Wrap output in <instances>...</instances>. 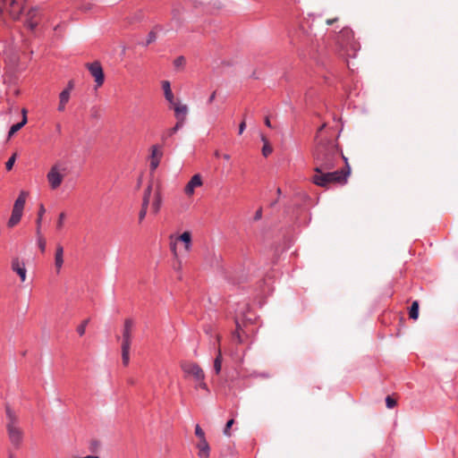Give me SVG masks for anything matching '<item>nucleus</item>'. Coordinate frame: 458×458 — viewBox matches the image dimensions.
<instances>
[{
  "mask_svg": "<svg viewBox=\"0 0 458 458\" xmlns=\"http://www.w3.org/2000/svg\"><path fill=\"white\" fill-rule=\"evenodd\" d=\"M45 212H46V208H45L44 205L40 204L38 212V217L36 220V225H37L36 233L37 234H39V233H41V223H42V218H43Z\"/></svg>",
  "mask_w": 458,
  "mask_h": 458,
  "instance_id": "nucleus-27",
  "label": "nucleus"
},
{
  "mask_svg": "<svg viewBox=\"0 0 458 458\" xmlns=\"http://www.w3.org/2000/svg\"><path fill=\"white\" fill-rule=\"evenodd\" d=\"M64 264V248L62 245L57 244L55 254V267L58 274Z\"/></svg>",
  "mask_w": 458,
  "mask_h": 458,
  "instance_id": "nucleus-14",
  "label": "nucleus"
},
{
  "mask_svg": "<svg viewBox=\"0 0 458 458\" xmlns=\"http://www.w3.org/2000/svg\"><path fill=\"white\" fill-rule=\"evenodd\" d=\"M338 19L337 18H335V19H328L326 21V23L327 25H332L333 23H335Z\"/></svg>",
  "mask_w": 458,
  "mask_h": 458,
  "instance_id": "nucleus-49",
  "label": "nucleus"
},
{
  "mask_svg": "<svg viewBox=\"0 0 458 458\" xmlns=\"http://www.w3.org/2000/svg\"><path fill=\"white\" fill-rule=\"evenodd\" d=\"M212 255L214 256V258H215V259H216V262H218V260H219V256L217 257L214 251L212 252Z\"/></svg>",
  "mask_w": 458,
  "mask_h": 458,
  "instance_id": "nucleus-55",
  "label": "nucleus"
},
{
  "mask_svg": "<svg viewBox=\"0 0 458 458\" xmlns=\"http://www.w3.org/2000/svg\"><path fill=\"white\" fill-rule=\"evenodd\" d=\"M261 140L264 143V146L262 148V155L267 157L272 153L273 148L269 145L267 139L264 135L261 136Z\"/></svg>",
  "mask_w": 458,
  "mask_h": 458,
  "instance_id": "nucleus-30",
  "label": "nucleus"
},
{
  "mask_svg": "<svg viewBox=\"0 0 458 458\" xmlns=\"http://www.w3.org/2000/svg\"><path fill=\"white\" fill-rule=\"evenodd\" d=\"M28 194L29 193L27 191H21L19 197L14 202L13 210L22 213Z\"/></svg>",
  "mask_w": 458,
  "mask_h": 458,
  "instance_id": "nucleus-16",
  "label": "nucleus"
},
{
  "mask_svg": "<svg viewBox=\"0 0 458 458\" xmlns=\"http://www.w3.org/2000/svg\"><path fill=\"white\" fill-rule=\"evenodd\" d=\"M276 191H277V194H278V195H280V194H281V189H280V188H278Z\"/></svg>",
  "mask_w": 458,
  "mask_h": 458,
  "instance_id": "nucleus-58",
  "label": "nucleus"
},
{
  "mask_svg": "<svg viewBox=\"0 0 458 458\" xmlns=\"http://www.w3.org/2000/svg\"><path fill=\"white\" fill-rule=\"evenodd\" d=\"M147 211H148V208L141 207V209H140V214H139V221H140V223H141L145 219L146 215H147Z\"/></svg>",
  "mask_w": 458,
  "mask_h": 458,
  "instance_id": "nucleus-41",
  "label": "nucleus"
},
{
  "mask_svg": "<svg viewBox=\"0 0 458 458\" xmlns=\"http://www.w3.org/2000/svg\"><path fill=\"white\" fill-rule=\"evenodd\" d=\"M174 111V116L177 122L182 121V123L184 124L186 120V115L189 112V108L187 105L182 104L180 102L174 101V104H170Z\"/></svg>",
  "mask_w": 458,
  "mask_h": 458,
  "instance_id": "nucleus-9",
  "label": "nucleus"
},
{
  "mask_svg": "<svg viewBox=\"0 0 458 458\" xmlns=\"http://www.w3.org/2000/svg\"><path fill=\"white\" fill-rule=\"evenodd\" d=\"M72 89H73V81H69L68 86H67V88L64 90H68L69 93L71 94V91H72Z\"/></svg>",
  "mask_w": 458,
  "mask_h": 458,
  "instance_id": "nucleus-48",
  "label": "nucleus"
},
{
  "mask_svg": "<svg viewBox=\"0 0 458 458\" xmlns=\"http://www.w3.org/2000/svg\"><path fill=\"white\" fill-rule=\"evenodd\" d=\"M21 216H22V213L13 210L11 217L7 224L8 226L9 227L15 226L20 222Z\"/></svg>",
  "mask_w": 458,
  "mask_h": 458,
  "instance_id": "nucleus-28",
  "label": "nucleus"
},
{
  "mask_svg": "<svg viewBox=\"0 0 458 458\" xmlns=\"http://www.w3.org/2000/svg\"><path fill=\"white\" fill-rule=\"evenodd\" d=\"M89 319L87 318L81 322V324L77 327L78 334L81 336L85 334L86 327L89 324Z\"/></svg>",
  "mask_w": 458,
  "mask_h": 458,
  "instance_id": "nucleus-33",
  "label": "nucleus"
},
{
  "mask_svg": "<svg viewBox=\"0 0 458 458\" xmlns=\"http://www.w3.org/2000/svg\"><path fill=\"white\" fill-rule=\"evenodd\" d=\"M28 194L29 193L27 191H21L19 197L14 202L13 210L22 213Z\"/></svg>",
  "mask_w": 458,
  "mask_h": 458,
  "instance_id": "nucleus-17",
  "label": "nucleus"
},
{
  "mask_svg": "<svg viewBox=\"0 0 458 458\" xmlns=\"http://www.w3.org/2000/svg\"><path fill=\"white\" fill-rule=\"evenodd\" d=\"M262 217V209L261 208H259L257 211H256V214L254 216V219L255 220H259L261 219Z\"/></svg>",
  "mask_w": 458,
  "mask_h": 458,
  "instance_id": "nucleus-44",
  "label": "nucleus"
},
{
  "mask_svg": "<svg viewBox=\"0 0 458 458\" xmlns=\"http://www.w3.org/2000/svg\"><path fill=\"white\" fill-rule=\"evenodd\" d=\"M340 157H344L339 150L335 140L321 139L313 150L314 172L332 170Z\"/></svg>",
  "mask_w": 458,
  "mask_h": 458,
  "instance_id": "nucleus-1",
  "label": "nucleus"
},
{
  "mask_svg": "<svg viewBox=\"0 0 458 458\" xmlns=\"http://www.w3.org/2000/svg\"><path fill=\"white\" fill-rule=\"evenodd\" d=\"M152 193H153V188H152V184L150 183L148 185V187L146 188V190L144 191L141 207L148 208V206L150 202V199L152 197Z\"/></svg>",
  "mask_w": 458,
  "mask_h": 458,
  "instance_id": "nucleus-26",
  "label": "nucleus"
},
{
  "mask_svg": "<svg viewBox=\"0 0 458 458\" xmlns=\"http://www.w3.org/2000/svg\"><path fill=\"white\" fill-rule=\"evenodd\" d=\"M65 213L64 212H62L59 214V216H58V220H57V223H56V228L58 230H61L64 226V221L65 219Z\"/></svg>",
  "mask_w": 458,
  "mask_h": 458,
  "instance_id": "nucleus-36",
  "label": "nucleus"
},
{
  "mask_svg": "<svg viewBox=\"0 0 458 458\" xmlns=\"http://www.w3.org/2000/svg\"><path fill=\"white\" fill-rule=\"evenodd\" d=\"M409 316L412 319L418 318V317H419V303L417 301L412 302L410 311H409Z\"/></svg>",
  "mask_w": 458,
  "mask_h": 458,
  "instance_id": "nucleus-31",
  "label": "nucleus"
},
{
  "mask_svg": "<svg viewBox=\"0 0 458 458\" xmlns=\"http://www.w3.org/2000/svg\"><path fill=\"white\" fill-rule=\"evenodd\" d=\"M223 157H224V159H225V160H227V161H228V160L230 159V155H228V154H224V155H223Z\"/></svg>",
  "mask_w": 458,
  "mask_h": 458,
  "instance_id": "nucleus-54",
  "label": "nucleus"
},
{
  "mask_svg": "<svg viewBox=\"0 0 458 458\" xmlns=\"http://www.w3.org/2000/svg\"><path fill=\"white\" fill-rule=\"evenodd\" d=\"M86 67L89 71L91 76L94 78L96 87H101L105 81V75L101 64L98 61H95L90 64H87Z\"/></svg>",
  "mask_w": 458,
  "mask_h": 458,
  "instance_id": "nucleus-7",
  "label": "nucleus"
},
{
  "mask_svg": "<svg viewBox=\"0 0 458 458\" xmlns=\"http://www.w3.org/2000/svg\"><path fill=\"white\" fill-rule=\"evenodd\" d=\"M15 159H16V154H13V156L8 159V161L6 162V164H5V167H6V169H7L8 171H10V170L13 168V165H14V163H15Z\"/></svg>",
  "mask_w": 458,
  "mask_h": 458,
  "instance_id": "nucleus-38",
  "label": "nucleus"
},
{
  "mask_svg": "<svg viewBox=\"0 0 458 458\" xmlns=\"http://www.w3.org/2000/svg\"><path fill=\"white\" fill-rule=\"evenodd\" d=\"M131 340L122 338V360L124 366H127L130 362V349H131Z\"/></svg>",
  "mask_w": 458,
  "mask_h": 458,
  "instance_id": "nucleus-13",
  "label": "nucleus"
},
{
  "mask_svg": "<svg viewBox=\"0 0 458 458\" xmlns=\"http://www.w3.org/2000/svg\"><path fill=\"white\" fill-rule=\"evenodd\" d=\"M38 237V244L42 252L45 251L46 249V240L44 236L42 235V233H39V234H37Z\"/></svg>",
  "mask_w": 458,
  "mask_h": 458,
  "instance_id": "nucleus-32",
  "label": "nucleus"
},
{
  "mask_svg": "<svg viewBox=\"0 0 458 458\" xmlns=\"http://www.w3.org/2000/svg\"><path fill=\"white\" fill-rule=\"evenodd\" d=\"M67 174V168L61 161L55 162L49 169L47 179L52 190L58 189Z\"/></svg>",
  "mask_w": 458,
  "mask_h": 458,
  "instance_id": "nucleus-4",
  "label": "nucleus"
},
{
  "mask_svg": "<svg viewBox=\"0 0 458 458\" xmlns=\"http://www.w3.org/2000/svg\"><path fill=\"white\" fill-rule=\"evenodd\" d=\"M386 403L387 408L392 409L396 405V401L393 399L391 396H387L386 398Z\"/></svg>",
  "mask_w": 458,
  "mask_h": 458,
  "instance_id": "nucleus-40",
  "label": "nucleus"
},
{
  "mask_svg": "<svg viewBox=\"0 0 458 458\" xmlns=\"http://www.w3.org/2000/svg\"><path fill=\"white\" fill-rule=\"evenodd\" d=\"M162 89L164 90L165 98L169 102V104H174V96L171 89V85L168 81H164L162 82Z\"/></svg>",
  "mask_w": 458,
  "mask_h": 458,
  "instance_id": "nucleus-21",
  "label": "nucleus"
},
{
  "mask_svg": "<svg viewBox=\"0 0 458 458\" xmlns=\"http://www.w3.org/2000/svg\"><path fill=\"white\" fill-rule=\"evenodd\" d=\"M81 9L83 11H89L90 9V4H84L81 6Z\"/></svg>",
  "mask_w": 458,
  "mask_h": 458,
  "instance_id": "nucleus-53",
  "label": "nucleus"
},
{
  "mask_svg": "<svg viewBox=\"0 0 458 458\" xmlns=\"http://www.w3.org/2000/svg\"><path fill=\"white\" fill-rule=\"evenodd\" d=\"M216 91H214V92L209 96V98H208V104H209V105H210V104H212V103H213V101H214V100H215V98H216Z\"/></svg>",
  "mask_w": 458,
  "mask_h": 458,
  "instance_id": "nucleus-46",
  "label": "nucleus"
},
{
  "mask_svg": "<svg viewBox=\"0 0 458 458\" xmlns=\"http://www.w3.org/2000/svg\"><path fill=\"white\" fill-rule=\"evenodd\" d=\"M8 458H16V457H15V454L13 453L10 452L8 454Z\"/></svg>",
  "mask_w": 458,
  "mask_h": 458,
  "instance_id": "nucleus-56",
  "label": "nucleus"
},
{
  "mask_svg": "<svg viewBox=\"0 0 458 458\" xmlns=\"http://www.w3.org/2000/svg\"><path fill=\"white\" fill-rule=\"evenodd\" d=\"M22 9L21 3L17 0H0V13H7L13 20L19 19Z\"/></svg>",
  "mask_w": 458,
  "mask_h": 458,
  "instance_id": "nucleus-5",
  "label": "nucleus"
},
{
  "mask_svg": "<svg viewBox=\"0 0 458 458\" xmlns=\"http://www.w3.org/2000/svg\"><path fill=\"white\" fill-rule=\"evenodd\" d=\"M222 361H223V356L221 348H217V354L214 360L213 369L216 375H218L222 369Z\"/></svg>",
  "mask_w": 458,
  "mask_h": 458,
  "instance_id": "nucleus-25",
  "label": "nucleus"
},
{
  "mask_svg": "<svg viewBox=\"0 0 458 458\" xmlns=\"http://www.w3.org/2000/svg\"><path fill=\"white\" fill-rule=\"evenodd\" d=\"M72 458H99V456H98V455H88V456H84V457L73 456Z\"/></svg>",
  "mask_w": 458,
  "mask_h": 458,
  "instance_id": "nucleus-51",
  "label": "nucleus"
},
{
  "mask_svg": "<svg viewBox=\"0 0 458 458\" xmlns=\"http://www.w3.org/2000/svg\"><path fill=\"white\" fill-rule=\"evenodd\" d=\"M70 93L68 90H63L59 95V105L58 111L63 112L65 109V106L70 99Z\"/></svg>",
  "mask_w": 458,
  "mask_h": 458,
  "instance_id": "nucleus-24",
  "label": "nucleus"
},
{
  "mask_svg": "<svg viewBox=\"0 0 458 458\" xmlns=\"http://www.w3.org/2000/svg\"><path fill=\"white\" fill-rule=\"evenodd\" d=\"M181 369L184 372L186 377H191L195 382L205 379V373L200 366L192 361H182L181 363Z\"/></svg>",
  "mask_w": 458,
  "mask_h": 458,
  "instance_id": "nucleus-6",
  "label": "nucleus"
},
{
  "mask_svg": "<svg viewBox=\"0 0 458 458\" xmlns=\"http://www.w3.org/2000/svg\"><path fill=\"white\" fill-rule=\"evenodd\" d=\"M234 423V420L232 419V420H229L227 421V423L225 424V429H224V434L227 437H230L231 436V433H230V428L233 425Z\"/></svg>",
  "mask_w": 458,
  "mask_h": 458,
  "instance_id": "nucleus-37",
  "label": "nucleus"
},
{
  "mask_svg": "<svg viewBox=\"0 0 458 458\" xmlns=\"http://www.w3.org/2000/svg\"><path fill=\"white\" fill-rule=\"evenodd\" d=\"M186 61H185V58L183 56H178L177 58H175V60L174 61V65L176 67V68H182L184 66Z\"/></svg>",
  "mask_w": 458,
  "mask_h": 458,
  "instance_id": "nucleus-35",
  "label": "nucleus"
},
{
  "mask_svg": "<svg viewBox=\"0 0 458 458\" xmlns=\"http://www.w3.org/2000/svg\"><path fill=\"white\" fill-rule=\"evenodd\" d=\"M265 124H266L267 127H269V128H271V127H272L271 123H270V120H269V118H268V117H266V118H265Z\"/></svg>",
  "mask_w": 458,
  "mask_h": 458,
  "instance_id": "nucleus-52",
  "label": "nucleus"
},
{
  "mask_svg": "<svg viewBox=\"0 0 458 458\" xmlns=\"http://www.w3.org/2000/svg\"><path fill=\"white\" fill-rule=\"evenodd\" d=\"M171 250L173 251L174 256H177L176 244L175 243L171 244Z\"/></svg>",
  "mask_w": 458,
  "mask_h": 458,
  "instance_id": "nucleus-50",
  "label": "nucleus"
},
{
  "mask_svg": "<svg viewBox=\"0 0 458 458\" xmlns=\"http://www.w3.org/2000/svg\"><path fill=\"white\" fill-rule=\"evenodd\" d=\"M326 127V123L322 124L318 130V132H317V136H316V140L317 142H318V140H320L319 139V133L321 132V131Z\"/></svg>",
  "mask_w": 458,
  "mask_h": 458,
  "instance_id": "nucleus-47",
  "label": "nucleus"
},
{
  "mask_svg": "<svg viewBox=\"0 0 458 458\" xmlns=\"http://www.w3.org/2000/svg\"><path fill=\"white\" fill-rule=\"evenodd\" d=\"M215 156L218 157L220 156L219 152H218V151H216V152H215Z\"/></svg>",
  "mask_w": 458,
  "mask_h": 458,
  "instance_id": "nucleus-57",
  "label": "nucleus"
},
{
  "mask_svg": "<svg viewBox=\"0 0 458 458\" xmlns=\"http://www.w3.org/2000/svg\"><path fill=\"white\" fill-rule=\"evenodd\" d=\"M162 204V197L159 190H156L153 193V201H152V211L154 214H157L160 210Z\"/></svg>",
  "mask_w": 458,
  "mask_h": 458,
  "instance_id": "nucleus-20",
  "label": "nucleus"
},
{
  "mask_svg": "<svg viewBox=\"0 0 458 458\" xmlns=\"http://www.w3.org/2000/svg\"><path fill=\"white\" fill-rule=\"evenodd\" d=\"M197 448L199 449V458H208L209 457V445L206 438L200 439L197 444Z\"/></svg>",
  "mask_w": 458,
  "mask_h": 458,
  "instance_id": "nucleus-18",
  "label": "nucleus"
},
{
  "mask_svg": "<svg viewBox=\"0 0 458 458\" xmlns=\"http://www.w3.org/2000/svg\"><path fill=\"white\" fill-rule=\"evenodd\" d=\"M40 21V13L38 8H31L26 14V21L25 24L26 26L31 30H34L37 26L38 25V22Z\"/></svg>",
  "mask_w": 458,
  "mask_h": 458,
  "instance_id": "nucleus-8",
  "label": "nucleus"
},
{
  "mask_svg": "<svg viewBox=\"0 0 458 458\" xmlns=\"http://www.w3.org/2000/svg\"><path fill=\"white\" fill-rule=\"evenodd\" d=\"M156 40V33L151 31L148 36V39H147V45L154 42Z\"/></svg>",
  "mask_w": 458,
  "mask_h": 458,
  "instance_id": "nucleus-43",
  "label": "nucleus"
},
{
  "mask_svg": "<svg viewBox=\"0 0 458 458\" xmlns=\"http://www.w3.org/2000/svg\"><path fill=\"white\" fill-rule=\"evenodd\" d=\"M345 162L346 169H340L334 172L330 170H322L320 172H315L316 174L312 176V182L320 187L327 188L331 183L344 184L347 182V177L350 174V166L345 157H343Z\"/></svg>",
  "mask_w": 458,
  "mask_h": 458,
  "instance_id": "nucleus-2",
  "label": "nucleus"
},
{
  "mask_svg": "<svg viewBox=\"0 0 458 458\" xmlns=\"http://www.w3.org/2000/svg\"><path fill=\"white\" fill-rule=\"evenodd\" d=\"M12 269L13 272L18 274L21 282L26 280L27 270L25 268V264L23 261L20 260L19 258H13L12 259Z\"/></svg>",
  "mask_w": 458,
  "mask_h": 458,
  "instance_id": "nucleus-12",
  "label": "nucleus"
},
{
  "mask_svg": "<svg viewBox=\"0 0 458 458\" xmlns=\"http://www.w3.org/2000/svg\"><path fill=\"white\" fill-rule=\"evenodd\" d=\"M134 321L131 318H126L123 323L122 338L132 340V332Z\"/></svg>",
  "mask_w": 458,
  "mask_h": 458,
  "instance_id": "nucleus-15",
  "label": "nucleus"
},
{
  "mask_svg": "<svg viewBox=\"0 0 458 458\" xmlns=\"http://www.w3.org/2000/svg\"><path fill=\"white\" fill-rule=\"evenodd\" d=\"M27 112L25 109H22V120L20 123L13 124L8 132V137L11 138L14 133L20 131L26 123H27Z\"/></svg>",
  "mask_w": 458,
  "mask_h": 458,
  "instance_id": "nucleus-19",
  "label": "nucleus"
},
{
  "mask_svg": "<svg viewBox=\"0 0 458 458\" xmlns=\"http://www.w3.org/2000/svg\"><path fill=\"white\" fill-rule=\"evenodd\" d=\"M202 179L200 174H194L191 179L188 182L184 188V193L188 197H191L194 194V191L196 188L200 187L202 185Z\"/></svg>",
  "mask_w": 458,
  "mask_h": 458,
  "instance_id": "nucleus-10",
  "label": "nucleus"
},
{
  "mask_svg": "<svg viewBox=\"0 0 458 458\" xmlns=\"http://www.w3.org/2000/svg\"><path fill=\"white\" fill-rule=\"evenodd\" d=\"M233 337L236 338V340L239 344L242 343V328L238 322H236V330H235V333L233 334Z\"/></svg>",
  "mask_w": 458,
  "mask_h": 458,
  "instance_id": "nucleus-34",
  "label": "nucleus"
},
{
  "mask_svg": "<svg viewBox=\"0 0 458 458\" xmlns=\"http://www.w3.org/2000/svg\"><path fill=\"white\" fill-rule=\"evenodd\" d=\"M353 38V32L351 29L349 28H344L343 30H341L340 33H339V36H338V40L342 41V44H344V43H349V41L351 39H352Z\"/></svg>",
  "mask_w": 458,
  "mask_h": 458,
  "instance_id": "nucleus-22",
  "label": "nucleus"
},
{
  "mask_svg": "<svg viewBox=\"0 0 458 458\" xmlns=\"http://www.w3.org/2000/svg\"><path fill=\"white\" fill-rule=\"evenodd\" d=\"M178 240L182 241L185 243V250H190L191 249V234L190 232L186 231L182 233L179 237Z\"/></svg>",
  "mask_w": 458,
  "mask_h": 458,
  "instance_id": "nucleus-29",
  "label": "nucleus"
},
{
  "mask_svg": "<svg viewBox=\"0 0 458 458\" xmlns=\"http://www.w3.org/2000/svg\"><path fill=\"white\" fill-rule=\"evenodd\" d=\"M183 126V123H182V121L176 122L175 125L173 128L168 129L166 131H165L161 137L164 143L166 142L168 138L172 137L175 132H177L178 130H180Z\"/></svg>",
  "mask_w": 458,
  "mask_h": 458,
  "instance_id": "nucleus-23",
  "label": "nucleus"
},
{
  "mask_svg": "<svg viewBox=\"0 0 458 458\" xmlns=\"http://www.w3.org/2000/svg\"><path fill=\"white\" fill-rule=\"evenodd\" d=\"M196 387H200V388H202L204 390L208 391V386L205 383L204 379H201V381H197L196 382Z\"/></svg>",
  "mask_w": 458,
  "mask_h": 458,
  "instance_id": "nucleus-42",
  "label": "nucleus"
},
{
  "mask_svg": "<svg viewBox=\"0 0 458 458\" xmlns=\"http://www.w3.org/2000/svg\"><path fill=\"white\" fill-rule=\"evenodd\" d=\"M195 435L200 439H203V438H206L205 437V433L203 431V429L199 427V424H197L195 426Z\"/></svg>",
  "mask_w": 458,
  "mask_h": 458,
  "instance_id": "nucleus-39",
  "label": "nucleus"
},
{
  "mask_svg": "<svg viewBox=\"0 0 458 458\" xmlns=\"http://www.w3.org/2000/svg\"><path fill=\"white\" fill-rule=\"evenodd\" d=\"M4 410L7 419L5 428L9 441L14 448L19 449L24 437L23 429L20 427L19 416L9 404H5Z\"/></svg>",
  "mask_w": 458,
  "mask_h": 458,
  "instance_id": "nucleus-3",
  "label": "nucleus"
},
{
  "mask_svg": "<svg viewBox=\"0 0 458 458\" xmlns=\"http://www.w3.org/2000/svg\"><path fill=\"white\" fill-rule=\"evenodd\" d=\"M162 156H163V151L161 150V148L157 145L152 146L151 157H150V169L152 171H155L157 168V166L159 165Z\"/></svg>",
  "mask_w": 458,
  "mask_h": 458,
  "instance_id": "nucleus-11",
  "label": "nucleus"
},
{
  "mask_svg": "<svg viewBox=\"0 0 458 458\" xmlns=\"http://www.w3.org/2000/svg\"><path fill=\"white\" fill-rule=\"evenodd\" d=\"M246 128V123L245 121H242L239 125V134H242Z\"/></svg>",
  "mask_w": 458,
  "mask_h": 458,
  "instance_id": "nucleus-45",
  "label": "nucleus"
},
{
  "mask_svg": "<svg viewBox=\"0 0 458 458\" xmlns=\"http://www.w3.org/2000/svg\"><path fill=\"white\" fill-rule=\"evenodd\" d=\"M216 339H217V341L219 342V341H220V336H219V335H216Z\"/></svg>",
  "mask_w": 458,
  "mask_h": 458,
  "instance_id": "nucleus-59",
  "label": "nucleus"
}]
</instances>
